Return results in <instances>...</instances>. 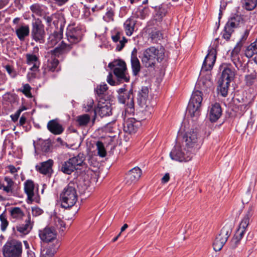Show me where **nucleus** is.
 I'll use <instances>...</instances> for the list:
<instances>
[{
    "instance_id": "f257e3e1",
    "label": "nucleus",
    "mask_w": 257,
    "mask_h": 257,
    "mask_svg": "<svg viewBox=\"0 0 257 257\" xmlns=\"http://www.w3.org/2000/svg\"><path fill=\"white\" fill-rule=\"evenodd\" d=\"M82 35L83 32L80 26L69 25L66 32L67 42L62 41L57 47L51 50V54L58 57L61 54L68 53L73 48L74 45L81 41Z\"/></svg>"
},
{
    "instance_id": "f03ea898",
    "label": "nucleus",
    "mask_w": 257,
    "mask_h": 257,
    "mask_svg": "<svg viewBox=\"0 0 257 257\" xmlns=\"http://www.w3.org/2000/svg\"><path fill=\"white\" fill-rule=\"evenodd\" d=\"M165 56L163 48L152 46L145 49L140 57L144 66L146 68H154L157 62L162 61Z\"/></svg>"
},
{
    "instance_id": "7ed1b4c3",
    "label": "nucleus",
    "mask_w": 257,
    "mask_h": 257,
    "mask_svg": "<svg viewBox=\"0 0 257 257\" xmlns=\"http://www.w3.org/2000/svg\"><path fill=\"white\" fill-rule=\"evenodd\" d=\"M76 184L70 182L64 188L60 196L61 205L64 208H69L73 206L78 199Z\"/></svg>"
},
{
    "instance_id": "20e7f679",
    "label": "nucleus",
    "mask_w": 257,
    "mask_h": 257,
    "mask_svg": "<svg viewBox=\"0 0 257 257\" xmlns=\"http://www.w3.org/2000/svg\"><path fill=\"white\" fill-rule=\"evenodd\" d=\"M202 99L201 91L196 90L193 92L187 107L188 113L192 118L197 119L200 115Z\"/></svg>"
},
{
    "instance_id": "39448f33",
    "label": "nucleus",
    "mask_w": 257,
    "mask_h": 257,
    "mask_svg": "<svg viewBox=\"0 0 257 257\" xmlns=\"http://www.w3.org/2000/svg\"><path fill=\"white\" fill-rule=\"evenodd\" d=\"M84 157L82 154L72 157L68 160L62 163L60 170L64 174L70 175L84 164Z\"/></svg>"
},
{
    "instance_id": "423d86ee",
    "label": "nucleus",
    "mask_w": 257,
    "mask_h": 257,
    "mask_svg": "<svg viewBox=\"0 0 257 257\" xmlns=\"http://www.w3.org/2000/svg\"><path fill=\"white\" fill-rule=\"evenodd\" d=\"M183 146L192 153L199 147L201 143L198 133L194 130L186 132L183 136Z\"/></svg>"
},
{
    "instance_id": "0eeeda50",
    "label": "nucleus",
    "mask_w": 257,
    "mask_h": 257,
    "mask_svg": "<svg viewBox=\"0 0 257 257\" xmlns=\"http://www.w3.org/2000/svg\"><path fill=\"white\" fill-rule=\"evenodd\" d=\"M108 67L113 71V74L119 81L128 82L129 77L126 74V65L121 60H115L108 64Z\"/></svg>"
},
{
    "instance_id": "6e6552de",
    "label": "nucleus",
    "mask_w": 257,
    "mask_h": 257,
    "mask_svg": "<svg viewBox=\"0 0 257 257\" xmlns=\"http://www.w3.org/2000/svg\"><path fill=\"white\" fill-rule=\"evenodd\" d=\"M22 253V243L16 239L8 240L3 247L5 257H20Z\"/></svg>"
},
{
    "instance_id": "1a4fd4ad",
    "label": "nucleus",
    "mask_w": 257,
    "mask_h": 257,
    "mask_svg": "<svg viewBox=\"0 0 257 257\" xmlns=\"http://www.w3.org/2000/svg\"><path fill=\"white\" fill-rule=\"evenodd\" d=\"M39 235L43 242L51 243L48 246L57 249L59 247V242L57 239V232L54 228L45 227L43 230L39 231Z\"/></svg>"
},
{
    "instance_id": "9d476101",
    "label": "nucleus",
    "mask_w": 257,
    "mask_h": 257,
    "mask_svg": "<svg viewBox=\"0 0 257 257\" xmlns=\"http://www.w3.org/2000/svg\"><path fill=\"white\" fill-rule=\"evenodd\" d=\"M46 33L44 25L42 21L39 19H35L32 22L31 37L33 40L40 43L45 42Z\"/></svg>"
},
{
    "instance_id": "9b49d317",
    "label": "nucleus",
    "mask_w": 257,
    "mask_h": 257,
    "mask_svg": "<svg viewBox=\"0 0 257 257\" xmlns=\"http://www.w3.org/2000/svg\"><path fill=\"white\" fill-rule=\"evenodd\" d=\"M170 156L173 160L187 162L192 159L193 153L184 147L182 148L179 146H176L170 153Z\"/></svg>"
},
{
    "instance_id": "f8f14e48",
    "label": "nucleus",
    "mask_w": 257,
    "mask_h": 257,
    "mask_svg": "<svg viewBox=\"0 0 257 257\" xmlns=\"http://www.w3.org/2000/svg\"><path fill=\"white\" fill-rule=\"evenodd\" d=\"M117 98L119 103L125 105L124 110L125 116L127 114L131 115L134 113V96L132 89L122 95H118Z\"/></svg>"
},
{
    "instance_id": "ddd939ff",
    "label": "nucleus",
    "mask_w": 257,
    "mask_h": 257,
    "mask_svg": "<svg viewBox=\"0 0 257 257\" xmlns=\"http://www.w3.org/2000/svg\"><path fill=\"white\" fill-rule=\"evenodd\" d=\"M253 213V208L252 206L249 207L245 214L242 218L238 227L234 234V236L241 239L246 232L247 227H248L249 220Z\"/></svg>"
},
{
    "instance_id": "4468645a",
    "label": "nucleus",
    "mask_w": 257,
    "mask_h": 257,
    "mask_svg": "<svg viewBox=\"0 0 257 257\" xmlns=\"http://www.w3.org/2000/svg\"><path fill=\"white\" fill-rule=\"evenodd\" d=\"M231 232V229L228 227L225 226L221 229L220 233L216 237L213 243L215 251H218L222 249L230 236Z\"/></svg>"
},
{
    "instance_id": "2eb2a0df",
    "label": "nucleus",
    "mask_w": 257,
    "mask_h": 257,
    "mask_svg": "<svg viewBox=\"0 0 257 257\" xmlns=\"http://www.w3.org/2000/svg\"><path fill=\"white\" fill-rule=\"evenodd\" d=\"M20 20L21 19L18 17L13 20V23L16 25L14 32L20 41H24L26 38L29 36L30 27L28 25L25 23L19 25Z\"/></svg>"
},
{
    "instance_id": "dca6fc26",
    "label": "nucleus",
    "mask_w": 257,
    "mask_h": 257,
    "mask_svg": "<svg viewBox=\"0 0 257 257\" xmlns=\"http://www.w3.org/2000/svg\"><path fill=\"white\" fill-rule=\"evenodd\" d=\"M215 60V51L212 48L208 51V53L204 59L201 70V74H202L204 72L210 71L213 68Z\"/></svg>"
},
{
    "instance_id": "f3484780",
    "label": "nucleus",
    "mask_w": 257,
    "mask_h": 257,
    "mask_svg": "<svg viewBox=\"0 0 257 257\" xmlns=\"http://www.w3.org/2000/svg\"><path fill=\"white\" fill-rule=\"evenodd\" d=\"M111 107L110 102L105 100H98L96 111L101 117L109 116L111 114Z\"/></svg>"
},
{
    "instance_id": "a211bd4d",
    "label": "nucleus",
    "mask_w": 257,
    "mask_h": 257,
    "mask_svg": "<svg viewBox=\"0 0 257 257\" xmlns=\"http://www.w3.org/2000/svg\"><path fill=\"white\" fill-rule=\"evenodd\" d=\"M142 172L139 167H135L131 170L126 174L125 178V184L131 185L135 183L140 178Z\"/></svg>"
},
{
    "instance_id": "6ab92c4d",
    "label": "nucleus",
    "mask_w": 257,
    "mask_h": 257,
    "mask_svg": "<svg viewBox=\"0 0 257 257\" xmlns=\"http://www.w3.org/2000/svg\"><path fill=\"white\" fill-rule=\"evenodd\" d=\"M140 125V121L133 117H129L123 123V130L130 134H134L137 131Z\"/></svg>"
},
{
    "instance_id": "aec40b11",
    "label": "nucleus",
    "mask_w": 257,
    "mask_h": 257,
    "mask_svg": "<svg viewBox=\"0 0 257 257\" xmlns=\"http://www.w3.org/2000/svg\"><path fill=\"white\" fill-rule=\"evenodd\" d=\"M54 161L52 159L41 162L36 166V169L40 173L46 175H51L53 172L52 166Z\"/></svg>"
},
{
    "instance_id": "412c9836",
    "label": "nucleus",
    "mask_w": 257,
    "mask_h": 257,
    "mask_svg": "<svg viewBox=\"0 0 257 257\" xmlns=\"http://www.w3.org/2000/svg\"><path fill=\"white\" fill-rule=\"evenodd\" d=\"M213 83L211 80V76L209 74H207L205 76H201L198 80L196 83V87L199 88L201 91H207L210 90L212 87Z\"/></svg>"
},
{
    "instance_id": "4be33fe9",
    "label": "nucleus",
    "mask_w": 257,
    "mask_h": 257,
    "mask_svg": "<svg viewBox=\"0 0 257 257\" xmlns=\"http://www.w3.org/2000/svg\"><path fill=\"white\" fill-rule=\"evenodd\" d=\"M33 222L31 220V216L30 215L28 216L27 219H26L25 223L21 224L16 226L18 232L21 235H26L29 233L33 228Z\"/></svg>"
},
{
    "instance_id": "5701e85b",
    "label": "nucleus",
    "mask_w": 257,
    "mask_h": 257,
    "mask_svg": "<svg viewBox=\"0 0 257 257\" xmlns=\"http://www.w3.org/2000/svg\"><path fill=\"white\" fill-rule=\"evenodd\" d=\"M48 130L53 134L59 135L64 132V128L57 119L50 120L47 125Z\"/></svg>"
},
{
    "instance_id": "b1692460",
    "label": "nucleus",
    "mask_w": 257,
    "mask_h": 257,
    "mask_svg": "<svg viewBox=\"0 0 257 257\" xmlns=\"http://www.w3.org/2000/svg\"><path fill=\"white\" fill-rule=\"evenodd\" d=\"M10 219L15 222L22 220L25 216L23 210L19 207H12L9 210Z\"/></svg>"
},
{
    "instance_id": "393cba45",
    "label": "nucleus",
    "mask_w": 257,
    "mask_h": 257,
    "mask_svg": "<svg viewBox=\"0 0 257 257\" xmlns=\"http://www.w3.org/2000/svg\"><path fill=\"white\" fill-rule=\"evenodd\" d=\"M137 49L135 48L131 54V66L133 73L135 76H137L141 70V64L137 58Z\"/></svg>"
},
{
    "instance_id": "a878e982",
    "label": "nucleus",
    "mask_w": 257,
    "mask_h": 257,
    "mask_svg": "<svg viewBox=\"0 0 257 257\" xmlns=\"http://www.w3.org/2000/svg\"><path fill=\"white\" fill-rule=\"evenodd\" d=\"M222 114V110L218 103H215L211 105L209 112V119L212 122L216 121Z\"/></svg>"
},
{
    "instance_id": "bb28decb",
    "label": "nucleus",
    "mask_w": 257,
    "mask_h": 257,
    "mask_svg": "<svg viewBox=\"0 0 257 257\" xmlns=\"http://www.w3.org/2000/svg\"><path fill=\"white\" fill-rule=\"evenodd\" d=\"M26 58L27 64L28 65L32 66L30 70L33 71H37L40 65L39 57L33 54H27Z\"/></svg>"
},
{
    "instance_id": "cd10ccee",
    "label": "nucleus",
    "mask_w": 257,
    "mask_h": 257,
    "mask_svg": "<svg viewBox=\"0 0 257 257\" xmlns=\"http://www.w3.org/2000/svg\"><path fill=\"white\" fill-rule=\"evenodd\" d=\"M239 49L234 48L231 53V59L238 70H243L244 66L242 57L238 54Z\"/></svg>"
},
{
    "instance_id": "c85d7f7f",
    "label": "nucleus",
    "mask_w": 257,
    "mask_h": 257,
    "mask_svg": "<svg viewBox=\"0 0 257 257\" xmlns=\"http://www.w3.org/2000/svg\"><path fill=\"white\" fill-rule=\"evenodd\" d=\"M137 21L136 18L131 17L127 19L123 24V28L125 34L128 36L133 35L135 30Z\"/></svg>"
},
{
    "instance_id": "c756f323",
    "label": "nucleus",
    "mask_w": 257,
    "mask_h": 257,
    "mask_svg": "<svg viewBox=\"0 0 257 257\" xmlns=\"http://www.w3.org/2000/svg\"><path fill=\"white\" fill-rule=\"evenodd\" d=\"M149 89L147 87H143L138 92L137 96V102L142 107L147 105Z\"/></svg>"
},
{
    "instance_id": "7c9ffc66",
    "label": "nucleus",
    "mask_w": 257,
    "mask_h": 257,
    "mask_svg": "<svg viewBox=\"0 0 257 257\" xmlns=\"http://www.w3.org/2000/svg\"><path fill=\"white\" fill-rule=\"evenodd\" d=\"M234 76V70L231 68L230 65H225L219 80L230 82L233 79Z\"/></svg>"
},
{
    "instance_id": "2f4dec72",
    "label": "nucleus",
    "mask_w": 257,
    "mask_h": 257,
    "mask_svg": "<svg viewBox=\"0 0 257 257\" xmlns=\"http://www.w3.org/2000/svg\"><path fill=\"white\" fill-rule=\"evenodd\" d=\"M167 5L161 4L158 6L152 7L155 10L154 17L156 21H160L167 14Z\"/></svg>"
},
{
    "instance_id": "473e14b6",
    "label": "nucleus",
    "mask_w": 257,
    "mask_h": 257,
    "mask_svg": "<svg viewBox=\"0 0 257 257\" xmlns=\"http://www.w3.org/2000/svg\"><path fill=\"white\" fill-rule=\"evenodd\" d=\"M121 35H122L120 32H117L115 35H113L111 37L113 42H119V44L117 45L116 47V50L118 51H120L122 49L125 45V44L127 41V39L124 37H122V39L120 40Z\"/></svg>"
},
{
    "instance_id": "72a5a7b5",
    "label": "nucleus",
    "mask_w": 257,
    "mask_h": 257,
    "mask_svg": "<svg viewBox=\"0 0 257 257\" xmlns=\"http://www.w3.org/2000/svg\"><path fill=\"white\" fill-rule=\"evenodd\" d=\"M4 180L5 183H4L5 187L4 188V191L8 194H13L16 187L14 182L11 178L8 177H5Z\"/></svg>"
},
{
    "instance_id": "f704fd0d",
    "label": "nucleus",
    "mask_w": 257,
    "mask_h": 257,
    "mask_svg": "<svg viewBox=\"0 0 257 257\" xmlns=\"http://www.w3.org/2000/svg\"><path fill=\"white\" fill-rule=\"evenodd\" d=\"M34 183L31 180H27L24 183V190L25 193L30 200H32L34 195Z\"/></svg>"
},
{
    "instance_id": "c9c22d12",
    "label": "nucleus",
    "mask_w": 257,
    "mask_h": 257,
    "mask_svg": "<svg viewBox=\"0 0 257 257\" xmlns=\"http://www.w3.org/2000/svg\"><path fill=\"white\" fill-rule=\"evenodd\" d=\"M44 6L38 3H35L32 5L30 7V9L32 12V17H34L35 15L41 17L44 15Z\"/></svg>"
},
{
    "instance_id": "e433bc0d",
    "label": "nucleus",
    "mask_w": 257,
    "mask_h": 257,
    "mask_svg": "<svg viewBox=\"0 0 257 257\" xmlns=\"http://www.w3.org/2000/svg\"><path fill=\"white\" fill-rule=\"evenodd\" d=\"M230 83L219 79L217 89L222 96L226 97L227 95Z\"/></svg>"
},
{
    "instance_id": "4c0bfd02",
    "label": "nucleus",
    "mask_w": 257,
    "mask_h": 257,
    "mask_svg": "<svg viewBox=\"0 0 257 257\" xmlns=\"http://www.w3.org/2000/svg\"><path fill=\"white\" fill-rule=\"evenodd\" d=\"M35 148L43 152L48 153L50 151V143L48 141L39 140L37 145H35Z\"/></svg>"
},
{
    "instance_id": "58836bf2",
    "label": "nucleus",
    "mask_w": 257,
    "mask_h": 257,
    "mask_svg": "<svg viewBox=\"0 0 257 257\" xmlns=\"http://www.w3.org/2000/svg\"><path fill=\"white\" fill-rule=\"evenodd\" d=\"M242 19L238 15L234 16L229 19L226 24L233 29L237 28L240 24L242 23Z\"/></svg>"
},
{
    "instance_id": "ea45409f",
    "label": "nucleus",
    "mask_w": 257,
    "mask_h": 257,
    "mask_svg": "<svg viewBox=\"0 0 257 257\" xmlns=\"http://www.w3.org/2000/svg\"><path fill=\"white\" fill-rule=\"evenodd\" d=\"M245 55L247 58H251L254 55H257V40L247 47Z\"/></svg>"
},
{
    "instance_id": "a19ab883",
    "label": "nucleus",
    "mask_w": 257,
    "mask_h": 257,
    "mask_svg": "<svg viewBox=\"0 0 257 257\" xmlns=\"http://www.w3.org/2000/svg\"><path fill=\"white\" fill-rule=\"evenodd\" d=\"M59 63L58 59L52 58L48 61L47 69L51 72L58 71L60 70L58 68Z\"/></svg>"
},
{
    "instance_id": "79ce46f5",
    "label": "nucleus",
    "mask_w": 257,
    "mask_h": 257,
    "mask_svg": "<svg viewBox=\"0 0 257 257\" xmlns=\"http://www.w3.org/2000/svg\"><path fill=\"white\" fill-rule=\"evenodd\" d=\"M107 89L108 87L107 84L104 83L100 84L97 86L95 89V91L97 95V99L98 100L103 99L102 98V95L104 94Z\"/></svg>"
},
{
    "instance_id": "37998d69",
    "label": "nucleus",
    "mask_w": 257,
    "mask_h": 257,
    "mask_svg": "<svg viewBox=\"0 0 257 257\" xmlns=\"http://www.w3.org/2000/svg\"><path fill=\"white\" fill-rule=\"evenodd\" d=\"M242 7L247 11L253 10L257 5V0H242Z\"/></svg>"
},
{
    "instance_id": "c03bdc74",
    "label": "nucleus",
    "mask_w": 257,
    "mask_h": 257,
    "mask_svg": "<svg viewBox=\"0 0 257 257\" xmlns=\"http://www.w3.org/2000/svg\"><path fill=\"white\" fill-rule=\"evenodd\" d=\"M57 249V248H52L51 246H48L41 251L40 257H53Z\"/></svg>"
},
{
    "instance_id": "a18cd8bd",
    "label": "nucleus",
    "mask_w": 257,
    "mask_h": 257,
    "mask_svg": "<svg viewBox=\"0 0 257 257\" xmlns=\"http://www.w3.org/2000/svg\"><path fill=\"white\" fill-rule=\"evenodd\" d=\"M90 117L88 114L78 116L77 121L80 126H86L90 121Z\"/></svg>"
},
{
    "instance_id": "49530a36",
    "label": "nucleus",
    "mask_w": 257,
    "mask_h": 257,
    "mask_svg": "<svg viewBox=\"0 0 257 257\" xmlns=\"http://www.w3.org/2000/svg\"><path fill=\"white\" fill-rule=\"evenodd\" d=\"M0 221L1 229L2 231L4 232L6 230L9 223L7 219V215L5 212L0 215Z\"/></svg>"
},
{
    "instance_id": "de8ad7c7",
    "label": "nucleus",
    "mask_w": 257,
    "mask_h": 257,
    "mask_svg": "<svg viewBox=\"0 0 257 257\" xmlns=\"http://www.w3.org/2000/svg\"><path fill=\"white\" fill-rule=\"evenodd\" d=\"M234 32V29L228 26L226 24L224 27V30L222 32V37L225 40L228 41L231 34Z\"/></svg>"
},
{
    "instance_id": "09e8293b",
    "label": "nucleus",
    "mask_w": 257,
    "mask_h": 257,
    "mask_svg": "<svg viewBox=\"0 0 257 257\" xmlns=\"http://www.w3.org/2000/svg\"><path fill=\"white\" fill-rule=\"evenodd\" d=\"M149 9L147 7L139 9L136 12V15L137 18L141 19H144L149 15Z\"/></svg>"
},
{
    "instance_id": "8fccbe9b",
    "label": "nucleus",
    "mask_w": 257,
    "mask_h": 257,
    "mask_svg": "<svg viewBox=\"0 0 257 257\" xmlns=\"http://www.w3.org/2000/svg\"><path fill=\"white\" fill-rule=\"evenodd\" d=\"M98 155L101 157H104L106 155V152L102 142L97 141L96 144Z\"/></svg>"
},
{
    "instance_id": "3c124183",
    "label": "nucleus",
    "mask_w": 257,
    "mask_h": 257,
    "mask_svg": "<svg viewBox=\"0 0 257 257\" xmlns=\"http://www.w3.org/2000/svg\"><path fill=\"white\" fill-rule=\"evenodd\" d=\"M114 10L112 8H107V12L103 16V19L106 22H109L113 21Z\"/></svg>"
},
{
    "instance_id": "603ef678",
    "label": "nucleus",
    "mask_w": 257,
    "mask_h": 257,
    "mask_svg": "<svg viewBox=\"0 0 257 257\" xmlns=\"http://www.w3.org/2000/svg\"><path fill=\"white\" fill-rule=\"evenodd\" d=\"M31 87L29 84H25L23 85V89H20V91L26 97L28 98H32L33 95L31 92Z\"/></svg>"
},
{
    "instance_id": "864d4df0",
    "label": "nucleus",
    "mask_w": 257,
    "mask_h": 257,
    "mask_svg": "<svg viewBox=\"0 0 257 257\" xmlns=\"http://www.w3.org/2000/svg\"><path fill=\"white\" fill-rule=\"evenodd\" d=\"M60 38V37H59L58 34L51 35L48 42L49 46L53 47L55 46L58 43Z\"/></svg>"
},
{
    "instance_id": "5fc2aeb1",
    "label": "nucleus",
    "mask_w": 257,
    "mask_h": 257,
    "mask_svg": "<svg viewBox=\"0 0 257 257\" xmlns=\"http://www.w3.org/2000/svg\"><path fill=\"white\" fill-rule=\"evenodd\" d=\"M246 83L247 84L251 85L255 82H257V74H250L245 77Z\"/></svg>"
},
{
    "instance_id": "6e6d98bb",
    "label": "nucleus",
    "mask_w": 257,
    "mask_h": 257,
    "mask_svg": "<svg viewBox=\"0 0 257 257\" xmlns=\"http://www.w3.org/2000/svg\"><path fill=\"white\" fill-rule=\"evenodd\" d=\"M150 37L152 40L157 41L162 38V34L159 31L155 30L151 32Z\"/></svg>"
},
{
    "instance_id": "4d7b16f0",
    "label": "nucleus",
    "mask_w": 257,
    "mask_h": 257,
    "mask_svg": "<svg viewBox=\"0 0 257 257\" xmlns=\"http://www.w3.org/2000/svg\"><path fill=\"white\" fill-rule=\"evenodd\" d=\"M241 239L234 235L230 241V246L232 248H236L239 244Z\"/></svg>"
},
{
    "instance_id": "13d9d810",
    "label": "nucleus",
    "mask_w": 257,
    "mask_h": 257,
    "mask_svg": "<svg viewBox=\"0 0 257 257\" xmlns=\"http://www.w3.org/2000/svg\"><path fill=\"white\" fill-rule=\"evenodd\" d=\"M55 16L56 15L54 14L51 15V16H48L47 15H45L43 16V19L45 20L47 23V25L48 26H51V24Z\"/></svg>"
},
{
    "instance_id": "bf43d9fd",
    "label": "nucleus",
    "mask_w": 257,
    "mask_h": 257,
    "mask_svg": "<svg viewBox=\"0 0 257 257\" xmlns=\"http://www.w3.org/2000/svg\"><path fill=\"white\" fill-rule=\"evenodd\" d=\"M55 224L57 227H59L60 229L61 228L62 230H63V228H65V223L60 218H56Z\"/></svg>"
},
{
    "instance_id": "052dcab7",
    "label": "nucleus",
    "mask_w": 257,
    "mask_h": 257,
    "mask_svg": "<svg viewBox=\"0 0 257 257\" xmlns=\"http://www.w3.org/2000/svg\"><path fill=\"white\" fill-rule=\"evenodd\" d=\"M32 212L33 215L37 216L42 214L43 211L41 208L36 207L32 208Z\"/></svg>"
},
{
    "instance_id": "680f3d73",
    "label": "nucleus",
    "mask_w": 257,
    "mask_h": 257,
    "mask_svg": "<svg viewBox=\"0 0 257 257\" xmlns=\"http://www.w3.org/2000/svg\"><path fill=\"white\" fill-rule=\"evenodd\" d=\"M113 76L111 73H109L107 77V81L111 85H115V81L112 79Z\"/></svg>"
},
{
    "instance_id": "e2e57ef3",
    "label": "nucleus",
    "mask_w": 257,
    "mask_h": 257,
    "mask_svg": "<svg viewBox=\"0 0 257 257\" xmlns=\"http://www.w3.org/2000/svg\"><path fill=\"white\" fill-rule=\"evenodd\" d=\"M21 113H20V111H17L14 114L11 115V117L12 120L14 122H16L18 120V118L20 115Z\"/></svg>"
},
{
    "instance_id": "0e129e2a",
    "label": "nucleus",
    "mask_w": 257,
    "mask_h": 257,
    "mask_svg": "<svg viewBox=\"0 0 257 257\" xmlns=\"http://www.w3.org/2000/svg\"><path fill=\"white\" fill-rule=\"evenodd\" d=\"M5 68L7 70V71L8 72V73L11 75H14V70L13 69V68L10 66V65H6V67H5Z\"/></svg>"
},
{
    "instance_id": "69168bd1",
    "label": "nucleus",
    "mask_w": 257,
    "mask_h": 257,
    "mask_svg": "<svg viewBox=\"0 0 257 257\" xmlns=\"http://www.w3.org/2000/svg\"><path fill=\"white\" fill-rule=\"evenodd\" d=\"M170 179V176L169 173H166L162 178V182L163 183H166L168 182Z\"/></svg>"
},
{
    "instance_id": "338daca9",
    "label": "nucleus",
    "mask_w": 257,
    "mask_h": 257,
    "mask_svg": "<svg viewBox=\"0 0 257 257\" xmlns=\"http://www.w3.org/2000/svg\"><path fill=\"white\" fill-rule=\"evenodd\" d=\"M8 169H9L10 172L13 174H15V173L17 172V169L13 165L9 166Z\"/></svg>"
},
{
    "instance_id": "774afa93",
    "label": "nucleus",
    "mask_w": 257,
    "mask_h": 257,
    "mask_svg": "<svg viewBox=\"0 0 257 257\" xmlns=\"http://www.w3.org/2000/svg\"><path fill=\"white\" fill-rule=\"evenodd\" d=\"M128 91L124 88H121L117 90L118 95H122Z\"/></svg>"
}]
</instances>
